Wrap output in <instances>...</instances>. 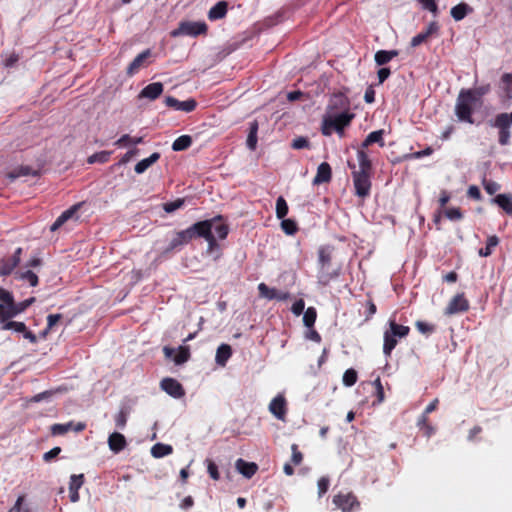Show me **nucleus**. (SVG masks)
<instances>
[{"instance_id":"obj_1","label":"nucleus","mask_w":512,"mask_h":512,"mask_svg":"<svg viewBox=\"0 0 512 512\" xmlns=\"http://www.w3.org/2000/svg\"><path fill=\"white\" fill-rule=\"evenodd\" d=\"M477 101L473 98V93L469 90L462 89L455 104V114L457 118L462 122L473 124V113Z\"/></svg>"},{"instance_id":"obj_2","label":"nucleus","mask_w":512,"mask_h":512,"mask_svg":"<svg viewBox=\"0 0 512 512\" xmlns=\"http://www.w3.org/2000/svg\"><path fill=\"white\" fill-rule=\"evenodd\" d=\"M199 236H215L217 239H225L229 228L223 222L221 217H215L209 220L197 222Z\"/></svg>"},{"instance_id":"obj_3","label":"nucleus","mask_w":512,"mask_h":512,"mask_svg":"<svg viewBox=\"0 0 512 512\" xmlns=\"http://www.w3.org/2000/svg\"><path fill=\"white\" fill-rule=\"evenodd\" d=\"M512 124V112L499 113L495 116L494 120L490 122V125L497 128L499 131V144L506 146L510 143L511 131L510 126Z\"/></svg>"},{"instance_id":"obj_4","label":"nucleus","mask_w":512,"mask_h":512,"mask_svg":"<svg viewBox=\"0 0 512 512\" xmlns=\"http://www.w3.org/2000/svg\"><path fill=\"white\" fill-rule=\"evenodd\" d=\"M19 314L18 304L10 292L0 288V323L12 319Z\"/></svg>"},{"instance_id":"obj_5","label":"nucleus","mask_w":512,"mask_h":512,"mask_svg":"<svg viewBox=\"0 0 512 512\" xmlns=\"http://www.w3.org/2000/svg\"><path fill=\"white\" fill-rule=\"evenodd\" d=\"M207 25L202 21H183L179 24L178 28L171 32L172 37L178 36H198L205 34Z\"/></svg>"},{"instance_id":"obj_6","label":"nucleus","mask_w":512,"mask_h":512,"mask_svg":"<svg viewBox=\"0 0 512 512\" xmlns=\"http://www.w3.org/2000/svg\"><path fill=\"white\" fill-rule=\"evenodd\" d=\"M199 232L197 228V224H193L189 228L179 231L175 233L173 238L171 239L167 251H172L178 249L186 244H188L193 238L198 237Z\"/></svg>"},{"instance_id":"obj_7","label":"nucleus","mask_w":512,"mask_h":512,"mask_svg":"<svg viewBox=\"0 0 512 512\" xmlns=\"http://www.w3.org/2000/svg\"><path fill=\"white\" fill-rule=\"evenodd\" d=\"M371 173L352 172L355 194L358 197L365 198L370 194Z\"/></svg>"},{"instance_id":"obj_8","label":"nucleus","mask_w":512,"mask_h":512,"mask_svg":"<svg viewBox=\"0 0 512 512\" xmlns=\"http://www.w3.org/2000/svg\"><path fill=\"white\" fill-rule=\"evenodd\" d=\"M469 309V302L464 297V294L455 295L448 303L445 309V315H454L457 313L465 312Z\"/></svg>"},{"instance_id":"obj_9","label":"nucleus","mask_w":512,"mask_h":512,"mask_svg":"<svg viewBox=\"0 0 512 512\" xmlns=\"http://www.w3.org/2000/svg\"><path fill=\"white\" fill-rule=\"evenodd\" d=\"M333 502L343 512H350L354 507L359 506V502L352 493L338 494L334 496Z\"/></svg>"},{"instance_id":"obj_10","label":"nucleus","mask_w":512,"mask_h":512,"mask_svg":"<svg viewBox=\"0 0 512 512\" xmlns=\"http://www.w3.org/2000/svg\"><path fill=\"white\" fill-rule=\"evenodd\" d=\"M161 389L173 398H181L185 391L182 385L173 378H164L160 383Z\"/></svg>"},{"instance_id":"obj_11","label":"nucleus","mask_w":512,"mask_h":512,"mask_svg":"<svg viewBox=\"0 0 512 512\" xmlns=\"http://www.w3.org/2000/svg\"><path fill=\"white\" fill-rule=\"evenodd\" d=\"M353 117L354 115L347 111L331 112L327 114V123L333 127L345 128L350 124Z\"/></svg>"},{"instance_id":"obj_12","label":"nucleus","mask_w":512,"mask_h":512,"mask_svg":"<svg viewBox=\"0 0 512 512\" xmlns=\"http://www.w3.org/2000/svg\"><path fill=\"white\" fill-rule=\"evenodd\" d=\"M286 400L282 394L277 395L269 404V411L279 420H284L287 412Z\"/></svg>"},{"instance_id":"obj_13","label":"nucleus","mask_w":512,"mask_h":512,"mask_svg":"<svg viewBox=\"0 0 512 512\" xmlns=\"http://www.w3.org/2000/svg\"><path fill=\"white\" fill-rule=\"evenodd\" d=\"M258 291L261 297L266 298L268 300L277 299L279 301H284L289 298L288 292H282L278 291L275 288H270L265 283H260L258 285Z\"/></svg>"},{"instance_id":"obj_14","label":"nucleus","mask_w":512,"mask_h":512,"mask_svg":"<svg viewBox=\"0 0 512 512\" xmlns=\"http://www.w3.org/2000/svg\"><path fill=\"white\" fill-rule=\"evenodd\" d=\"M165 103L168 107L174 108L175 110L191 112L196 108V101L194 99H188L185 101H179L172 96L165 98Z\"/></svg>"},{"instance_id":"obj_15","label":"nucleus","mask_w":512,"mask_h":512,"mask_svg":"<svg viewBox=\"0 0 512 512\" xmlns=\"http://www.w3.org/2000/svg\"><path fill=\"white\" fill-rule=\"evenodd\" d=\"M348 109H349L348 99L343 94L338 93V94H334L331 97L329 105H328L327 114H330L331 112H338V111L339 112H341V111L348 112Z\"/></svg>"},{"instance_id":"obj_16","label":"nucleus","mask_w":512,"mask_h":512,"mask_svg":"<svg viewBox=\"0 0 512 512\" xmlns=\"http://www.w3.org/2000/svg\"><path fill=\"white\" fill-rule=\"evenodd\" d=\"M22 253L21 248H17L15 253L6 260H3L0 264V275L7 276L13 269L19 264L20 256Z\"/></svg>"},{"instance_id":"obj_17","label":"nucleus","mask_w":512,"mask_h":512,"mask_svg":"<svg viewBox=\"0 0 512 512\" xmlns=\"http://www.w3.org/2000/svg\"><path fill=\"white\" fill-rule=\"evenodd\" d=\"M438 30H439V25L437 24V22H431L428 25V27L426 28L425 31H422L421 33L415 35L411 39V46L412 47H417L420 44L426 42L429 37H431L432 35L437 34Z\"/></svg>"},{"instance_id":"obj_18","label":"nucleus","mask_w":512,"mask_h":512,"mask_svg":"<svg viewBox=\"0 0 512 512\" xmlns=\"http://www.w3.org/2000/svg\"><path fill=\"white\" fill-rule=\"evenodd\" d=\"M163 89L164 87L162 83L154 82L144 87L140 92L139 97L155 100L162 94Z\"/></svg>"},{"instance_id":"obj_19","label":"nucleus","mask_w":512,"mask_h":512,"mask_svg":"<svg viewBox=\"0 0 512 512\" xmlns=\"http://www.w3.org/2000/svg\"><path fill=\"white\" fill-rule=\"evenodd\" d=\"M84 482V476L83 474L79 475H72L70 477V483H69V492H70V500L75 503L79 501V489L83 485Z\"/></svg>"},{"instance_id":"obj_20","label":"nucleus","mask_w":512,"mask_h":512,"mask_svg":"<svg viewBox=\"0 0 512 512\" xmlns=\"http://www.w3.org/2000/svg\"><path fill=\"white\" fill-rule=\"evenodd\" d=\"M236 470L246 478H251L258 469V466L254 462H246L243 459H238L235 463Z\"/></svg>"},{"instance_id":"obj_21","label":"nucleus","mask_w":512,"mask_h":512,"mask_svg":"<svg viewBox=\"0 0 512 512\" xmlns=\"http://www.w3.org/2000/svg\"><path fill=\"white\" fill-rule=\"evenodd\" d=\"M126 444V439L121 433L114 432L108 438V446L114 453L122 451L126 447Z\"/></svg>"},{"instance_id":"obj_22","label":"nucleus","mask_w":512,"mask_h":512,"mask_svg":"<svg viewBox=\"0 0 512 512\" xmlns=\"http://www.w3.org/2000/svg\"><path fill=\"white\" fill-rule=\"evenodd\" d=\"M331 179V167L327 162H323L318 166L316 176L313 179V184L318 185L321 183L329 182Z\"/></svg>"},{"instance_id":"obj_23","label":"nucleus","mask_w":512,"mask_h":512,"mask_svg":"<svg viewBox=\"0 0 512 512\" xmlns=\"http://www.w3.org/2000/svg\"><path fill=\"white\" fill-rule=\"evenodd\" d=\"M364 149L365 148L360 147L357 151L359 169L354 170L353 172L371 173L372 164Z\"/></svg>"},{"instance_id":"obj_24","label":"nucleus","mask_w":512,"mask_h":512,"mask_svg":"<svg viewBox=\"0 0 512 512\" xmlns=\"http://www.w3.org/2000/svg\"><path fill=\"white\" fill-rule=\"evenodd\" d=\"M151 51L149 49L143 51L135 57L127 68V73L133 75L143 66L144 62L150 57Z\"/></svg>"},{"instance_id":"obj_25","label":"nucleus","mask_w":512,"mask_h":512,"mask_svg":"<svg viewBox=\"0 0 512 512\" xmlns=\"http://www.w3.org/2000/svg\"><path fill=\"white\" fill-rule=\"evenodd\" d=\"M232 355V349L228 344H221L216 351L215 361L216 363L224 367Z\"/></svg>"},{"instance_id":"obj_26","label":"nucleus","mask_w":512,"mask_h":512,"mask_svg":"<svg viewBox=\"0 0 512 512\" xmlns=\"http://www.w3.org/2000/svg\"><path fill=\"white\" fill-rule=\"evenodd\" d=\"M227 2L220 1L215 4L208 12V18L211 21L219 20L225 17L227 13Z\"/></svg>"},{"instance_id":"obj_27","label":"nucleus","mask_w":512,"mask_h":512,"mask_svg":"<svg viewBox=\"0 0 512 512\" xmlns=\"http://www.w3.org/2000/svg\"><path fill=\"white\" fill-rule=\"evenodd\" d=\"M384 136V130H376L368 134L366 139L363 141L361 147L367 148L368 146L377 143L380 147H384L385 142L383 139Z\"/></svg>"},{"instance_id":"obj_28","label":"nucleus","mask_w":512,"mask_h":512,"mask_svg":"<svg viewBox=\"0 0 512 512\" xmlns=\"http://www.w3.org/2000/svg\"><path fill=\"white\" fill-rule=\"evenodd\" d=\"M410 329L408 326L397 324L394 319L389 320V329L384 333H391L394 337L404 338L408 335Z\"/></svg>"},{"instance_id":"obj_29","label":"nucleus","mask_w":512,"mask_h":512,"mask_svg":"<svg viewBox=\"0 0 512 512\" xmlns=\"http://www.w3.org/2000/svg\"><path fill=\"white\" fill-rule=\"evenodd\" d=\"M160 158L158 152L152 153L148 158L142 159L135 165V172L137 174L144 173L150 166L156 163Z\"/></svg>"},{"instance_id":"obj_30","label":"nucleus","mask_w":512,"mask_h":512,"mask_svg":"<svg viewBox=\"0 0 512 512\" xmlns=\"http://www.w3.org/2000/svg\"><path fill=\"white\" fill-rule=\"evenodd\" d=\"M492 202L501 207L507 214L512 215V197L508 194H499Z\"/></svg>"},{"instance_id":"obj_31","label":"nucleus","mask_w":512,"mask_h":512,"mask_svg":"<svg viewBox=\"0 0 512 512\" xmlns=\"http://www.w3.org/2000/svg\"><path fill=\"white\" fill-rule=\"evenodd\" d=\"M472 12V8L466 3H460L451 9V16L455 21L464 19L469 13Z\"/></svg>"},{"instance_id":"obj_32","label":"nucleus","mask_w":512,"mask_h":512,"mask_svg":"<svg viewBox=\"0 0 512 512\" xmlns=\"http://www.w3.org/2000/svg\"><path fill=\"white\" fill-rule=\"evenodd\" d=\"M397 55L398 52L396 50H380L375 54V62L377 63V65L382 66L391 61Z\"/></svg>"},{"instance_id":"obj_33","label":"nucleus","mask_w":512,"mask_h":512,"mask_svg":"<svg viewBox=\"0 0 512 512\" xmlns=\"http://www.w3.org/2000/svg\"><path fill=\"white\" fill-rule=\"evenodd\" d=\"M172 452V446L163 443H157L151 448V454L155 458H162L164 456L170 455Z\"/></svg>"},{"instance_id":"obj_34","label":"nucleus","mask_w":512,"mask_h":512,"mask_svg":"<svg viewBox=\"0 0 512 512\" xmlns=\"http://www.w3.org/2000/svg\"><path fill=\"white\" fill-rule=\"evenodd\" d=\"M257 132H258V123H257V121H253L250 123L249 134H248L247 141H246L247 147L252 151L255 150L256 146H257V141H258Z\"/></svg>"},{"instance_id":"obj_35","label":"nucleus","mask_w":512,"mask_h":512,"mask_svg":"<svg viewBox=\"0 0 512 512\" xmlns=\"http://www.w3.org/2000/svg\"><path fill=\"white\" fill-rule=\"evenodd\" d=\"M192 144V138L189 135H182L178 137L172 144L174 151H183L188 149Z\"/></svg>"},{"instance_id":"obj_36","label":"nucleus","mask_w":512,"mask_h":512,"mask_svg":"<svg viewBox=\"0 0 512 512\" xmlns=\"http://www.w3.org/2000/svg\"><path fill=\"white\" fill-rule=\"evenodd\" d=\"M339 275L338 271L329 272L328 268H320L318 274V281L322 285H328L331 280L337 278Z\"/></svg>"},{"instance_id":"obj_37","label":"nucleus","mask_w":512,"mask_h":512,"mask_svg":"<svg viewBox=\"0 0 512 512\" xmlns=\"http://www.w3.org/2000/svg\"><path fill=\"white\" fill-rule=\"evenodd\" d=\"M1 328L3 330H13L17 333L23 334L26 329V325L23 322H17L8 319L5 322L1 323Z\"/></svg>"},{"instance_id":"obj_38","label":"nucleus","mask_w":512,"mask_h":512,"mask_svg":"<svg viewBox=\"0 0 512 512\" xmlns=\"http://www.w3.org/2000/svg\"><path fill=\"white\" fill-rule=\"evenodd\" d=\"M397 345V337L391 335V333H384V345L383 352L386 356H389L392 350Z\"/></svg>"},{"instance_id":"obj_39","label":"nucleus","mask_w":512,"mask_h":512,"mask_svg":"<svg viewBox=\"0 0 512 512\" xmlns=\"http://www.w3.org/2000/svg\"><path fill=\"white\" fill-rule=\"evenodd\" d=\"M498 243H499V240L496 236H490L487 239L485 248H481L479 250V255L481 257H487V256L491 255L493 248H495L498 245Z\"/></svg>"},{"instance_id":"obj_40","label":"nucleus","mask_w":512,"mask_h":512,"mask_svg":"<svg viewBox=\"0 0 512 512\" xmlns=\"http://www.w3.org/2000/svg\"><path fill=\"white\" fill-rule=\"evenodd\" d=\"M16 276L18 279L28 282L30 286H36L38 284L37 275L30 270L17 272Z\"/></svg>"},{"instance_id":"obj_41","label":"nucleus","mask_w":512,"mask_h":512,"mask_svg":"<svg viewBox=\"0 0 512 512\" xmlns=\"http://www.w3.org/2000/svg\"><path fill=\"white\" fill-rule=\"evenodd\" d=\"M189 357H190L189 347L180 346L177 349V353L174 357V362H175V364L180 365V364L185 363L189 359Z\"/></svg>"},{"instance_id":"obj_42","label":"nucleus","mask_w":512,"mask_h":512,"mask_svg":"<svg viewBox=\"0 0 512 512\" xmlns=\"http://www.w3.org/2000/svg\"><path fill=\"white\" fill-rule=\"evenodd\" d=\"M316 317H317L316 309L313 307L307 308L303 315V322H304L305 326H307L308 328L313 327V325L316 321Z\"/></svg>"},{"instance_id":"obj_43","label":"nucleus","mask_w":512,"mask_h":512,"mask_svg":"<svg viewBox=\"0 0 512 512\" xmlns=\"http://www.w3.org/2000/svg\"><path fill=\"white\" fill-rule=\"evenodd\" d=\"M288 213V205L285 199L280 196L276 200V216L279 219H283Z\"/></svg>"},{"instance_id":"obj_44","label":"nucleus","mask_w":512,"mask_h":512,"mask_svg":"<svg viewBox=\"0 0 512 512\" xmlns=\"http://www.w3.org/2000/svg\"><path fill=\"white\" fill-rule=\"evenodd\" d=\"M281 228L287 235H293L297 232V224L292 219H282Z\"/></svg>"},{"instance_id":"obj_45","label":"nucleus","mask_w":512,"mask_h":512,"mask_svg":"<svg viewBox=\"0 0 512 512\" xmlns=\"http://www.w3.org/2000/svg\"><path fill=\"white\" fill-rule=\"evenodd\" d=\"M73 422H68L65 424H54L51 427V433L53 435H63L68 431L72 430Z\"/></svg>"},{"instance_id":"obj_46","label":"nucleus","mask_w":512,"mask_h":512,"mask_svg":"<svg viewBox=\"0 0 512 512\" xmlns=\"http://www.w3.org/2000/svg\"><path fill=\"white\" fill-rule=\"evenodd\" d=\"M357 381V372L354 369H348L343 375V384L347 387L353 386Z\"/></svg>"},{"instance_id":"obj_47","label":"nucleus","mask_w":512,"mask_h":512,"mask_svg":"<svg viewBox=\"0 0 512 512\" xmlns=\"http://www.w3.org/2000/svg\"><path fill=\"white\" fill-rule=\"evenodd\" d=\"M331 261V254L329 249L327 248H321L319 250V263L320 268H328Z\"/></svg>"},{"instance_id":"obj_48","label":"nucleus","mask_w":512,"mask_h":512,"mask_svg":"<svg viewBox=\"0 0 512 512\" xmlns=\"http://www.w3.org/2000/svg\"><path fill=\"white\" fill-rule=\"evenodd\" d=\"M110 155H111V152H107V151H101V152L95 153L88 158V163H90V164H93L96 162L105 163L108 161Z\"/></svg>"},{"instance_id":"obj_49","label":"nucleus","mask_w":512,"mask_h":512,"mask_svg":"<svg viewBox=\"0 0 512 512\" xmlns=\"http://www.w3.org/2000/svg\"><path fill=\"white\" fill-rule=\"evenodd\" d=\"M36 174H37V172L32 170L29 167H20L19 169H16L13 172H11L9 174V177L11 179H16V178H19L21 176L36 175Z\"/></svg>"},{"instance_id":"obj_50","label":"nucleus","mask_w":512,"mask_h":512,"mask_svg":"<svg viewBox=\"0 0 512 512\" xmlns=\"http://www.w3.org/2000/svg\"><path fill=\"white\" fill-rule=\"evenodd\" d=\"M183 205H184V200L183 199H177L175 201L165 203L163 205V209L167 213H172V212L180 209Z\"/></svg>"},{"instance_id":"obj_51","label":"nucleus","mask_w":512,"mask_h":512,"mask_svg":"<svg viewBox=\"0 0 512 512\" xmlns=\"http://www.w3.org/2000/svg\"><path fill=\"white\" fill-rule=\"evenodd\" d=\"M501 84L503 89L507 92L508 96L512 94V74L505 73L501 77Z\"/></svg>"},{"instance_id":"obj_52","label":"nucleus","mask_w":512,"mask_h":512,"mask_svg":"<svg viewBox=\"0 0 512 512\" xmlns=\"http://www.w3.org/2000/svg\"><path fill=\"white\" fill-rule=\"evenodd\" d=\"M445 216L451 221L461 220L463 215L459 208L452 207L445 210Z\"/></svg>"},{"instance_id":"obj_53","label":"nucleus","mask_w":512,"mask_h":512,"mask_svg":"<svg viewBox=\"0 0 512 512\" xmlns=\"http://www.w3.org/2000/svg\"><path fill=\"white\" fill-rule=\"evenodd\" d=\"M470 92L473 93V98L478 102L482 96L487 94L490 90V85H483L480 87H477L475 89H468Z\"/></svg>"},{"instance_id":"obj_54","label":"nucleus","mask_w":512,"mask_h":512,"mask_svg":"<svg viewBox=\"0 0 512 512\" xmlns=\"http://www.w3.org/2000/svg\"><path fill=\"white\" fill-rule=\"evenodd\" d=\"M25 497L23 495L19 496L8 512H30L27 507L23 505Z\"/></svg>"},{"instance_id":"obj_55","label":"nucleus","mask_w":512,"mask_h":512,"mask_svg":"<svg viewBox=\"0 0 512 512\" xmlns=\"http://www.w3.org/2000/svg\"><path fill=\"white\" fill-rule=\"evenodd\" d=\"M329 484H330V481H329L328 477H321L318 480V495H319V497L323 496L327 492V490L329 488Z\"/></svg>"},{"instance_id":"obj_56","label":"nucleus","mask_w":512,"mask_h":512,"mask_svg":"<svg viewBox=\"0 0 512 512\" xmlns=\"http://www.w3.org/2000/svg\"><path fill=\"white\" fill-rule=\"evenodd\" d=\"M206 463H207V470H208L210 477L213 480H218L220 478V475L218 472L217 465L211 460H206Z\"/></svg>"},{"instance_id":"obj_57","label":"nucleus","mask_w":512,"mask_h":512,"mask_svg":"<svg viewBox=\"0 0 512 512\" xmlns=\"http://www.w3.org/2000/svg\"><path fill=\"white\" fill-rule=\"evenodd\" d=\"M416 328L422 334H431L434 331L433 325L423 322V321H417Z\"/></svg>"},{"instance_id":"obj_58","label":"nucleus","mask_w":512,"mask_h":512,"mask_svg":"<svg viewBox=\"0 0 512 512\" xmlns=\"http://www.w3.org/2000/svg\"><path fill=\"white\" fill-rule=\"evenodd\" d=\"M81 204H75L66 211H64L59 218L65 223L67 220L73 217V215L77 212Z\"/></svg>"},{"instance_id":"obj_59","label":"nucleus","mask_w":512,"mask_h":512,"mask_svg":"<svg viewBox=\"0 0 512 512\" xmlns=\"http://www.w3.org/2000/svg\"><path fill=\"white\" fill-rule=\"evenodd\" d=\"M127 412L124 410H121L116 416H115V423L118 428L123 429L127 422Z\"/></svg>"},{"instance_id":"obj_60","label":"nucleus","mask_w":512,"mask_h":512,"mask_svg":"<svg viewBox=\"0 0 512 512\" xmlns=\"http://www.w3.org/2000/svg\"><path fill=\"white\" fill-rule=\"evenodd\" d=\"M419 2L422 4L424 9L429 10L435 16L437 15L438 8H437V5L435 3V0H419Z\"/></svg>"},{"instance_id":"obj_61","label":"nucleus","mask_w":512,"mask_h":512,"mask_svg":"<svg viewBox=\"0 0 512 512\" xmlns=\"http://www.w3.org/2000/svg\"><path fill=\"white\" fill-rule=\"evenodd\" d=\"M292 148L294 149H303L309 147V141L305 137H298L293 140L291 144Z\"/></svg>"},{"instance_id":"obj_62","label":"nucleus","mask_w":512,"mask_h":512,"mask_svg":"<svg viewBox=\"0 0 512 512\" xmlns=\"http://www.w3.org/2000/svg\"><path fill=\"white\" fill-rule=\"evenodd\" d=\"M484 189L488 194L493 195L500 189V185L494 181H485Z\"/></svg>"},{"instance_id":"obj_63","label":"nucleus","mask_w":512,"mask_h":512,"mask_svg":"<svg viewBox=\"0 0 512 512\" xmlns=\"http://www.w3.org/2000/svg\"><path fill=\"white\" fill-rule=\"evenodd\" d=\"M304 308H305V303L302 299H299L297 301L294 302V304L292 305V312L293 314H295L296 316H299L303 313L304 311Z\"/></svg>"},{"instance_id":"obj_64","label":"nucleus","mask_w":512,"mask_h":512,"mask_svg":"<svg viewBox=\"0 0 512 512\" xmlns=\"http://www.w3.org/2000/svg\"><path fill=\"white\" fill-rule=\"evenodd\" d=\"M208 242V253H213L215 249H218L217 238L215 236H202Z\"/></svg>"}]
</instances>
